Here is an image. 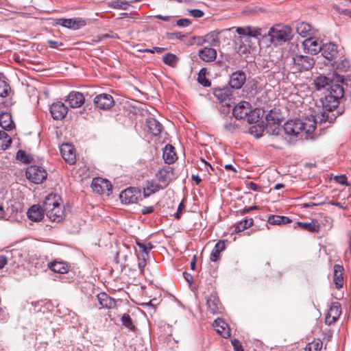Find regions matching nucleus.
<instances>
[{"label":"nucleus","mask_w":351,"mask_h":351,"mask_svg":"<svg viewBox=\"0 0 351 351\" xmlns=\"http://www.w3.org/2000/svg\"><path fill=\"white\" fill-rule=\"evenodd\" d=\"M343 96V88L338 84H331L324 97L320 99L323 109L332 114L339 105V101Z\"/></svg>","instance_id":"1"},{"label":"nucleus","mask_w":351,"mask_h":351,"mask_svg":"<svg viewBox=\"0 0 351 351\" xmlns=\"http://www.w3.org/2000/svg\"><path fill=\"white\" fill-rule=\"evenodd\" d=\"M336 117L334 113L330 114L325 111L320 112L316 115L311 114L306 116L303 120H301L302 123V133L304 132L306 134V138H308V136L315 130L317 121L320 123L326 121L332 123L335 121Z\"/></svg>","instance_id":"2"},{"label":"nucleus","mask_w":351,"mask_h":351,"mask_svg":"<svg viewBox=\"0 0 351 351\" xmlns=\"http://www.w3.org/2000/svg\"><path fill=\"white\" fill-rule=\"evenodd\" d=\"M268 36L271 43L275 45H280L292 38V29L288 25L277 24L269 29Z\"/></svg>","instance_id":"3"},{"label":"nucleus","mask_w":351,"mask_h":351,"mask_svg":"<svg viewBox=\"0 0 351 351\" xmlns=\"http://www.w3.org/2000/svg\"><path fill=\"white\" fill-rule=\"evenodd\" d=\"M236 32L241 36V43H247L248 47H252V38L256 40L262 35V29L253 26L239 27L235 29Z\"/></svg>","instance_id":"4"},{"label":"nucleus","mask_w":351,"mask_h":351,"mask_svg":"<svg viewBox=\"0 0 351 351\" xmlns=\"http://www.w3.org/2000/svg\"><path fill=\"white\" fill-rule=\"evenodd\" d=\"M315 64V60L310 56L295 55L292 58V69L294 72L311 70Z\"/></svg>","instance_id":"5"},{"label":"nucleus","mask_w":351,"mask_h":351,"mask_svg":"<svg viewBox=\"0 0 351 351\" xmlns=\"http://www.w3.org/2000/svg\"><path fill=\"white\" fill-rule=\"evenodd\" d=\"M255 112H252L250 103L241 101L233 108V115L237 119H246L248 122H255L253 116Z\"/></svg>","instance_id":"6"},{"label":"nucleus","mask_w":351,"mask_h":351,"mask_svg":"<svg viewBox=\"0 0 351 351\" xmlns=\"http://www.w3.org/2000/svg\"><path fill=\"white\" fill-rule=\"evenodd\" d=\"M26 178L34 184L42 183L47 176L45 169L41 167L32 165L27 168L25 171Z\"/></svg>","instance_id":"7"},{"label":"nucleus","mask_w":351,"mask_h":351,"mask_svg":"<svg viewBox=\"0 0 351 351\" xmlns=\"http://www.w3.org/2000/svg\"><path fill=\"white\" fill-rule=\"evenodd\" d=\"M91 187L93 191L99 194H109L112 191V184L110 182L104 178H97L93 180Z\"/></svg>","instance_id":"8"},{"label":"nucleus","mask_w":351,"mask_h":351,"mask_svg":"<svg viewBox=\"0 0 351 351\" xmlns=\"http://www.w3.org/2000/svg\"><path fill=\"white\" fill-rule=\"evenodd\" d=\"M332 82H343V77L342 75L334 73L332 75V79H330L324 75H319L314 79V85L317 90H321L325 88L327 86H329Z\"/></svg>","instance_id":"9"},{"label":"nucleus","mask_w":351,"mask_h":351,"mask_svg":"<svg viewBox=\"0 0 351 351\" xmlns=\"http://www.w3.org/2000/svg\"><path fill=\"white\" fill-rule=\"evenodd\" d=\"M283 131L288 135L297 136L302 133V123L301 119L289 120L282 128Z\"/></svg>","instance_id":"10"},{"label":"nucleus","mask_w":351,"mask_h":351,"mask_svg":"<svg viewBox=\"0 0 351 351\" xmlns=\"http://www.w3.org/2000/svg\"><path fill=\"white\" fill-rule=\"evenodd\" d=\"M140 197L141 192L136 188H128L123 191L120 194L121 202L125 204L136 202Z\"/></svg>","instance_id":"11"},{"label":"nucleus","mask_w":351,"mask_h":351,"mask_svg":"<svg viewBox=\"0 0 351 351\" xmlns=\"http://www.w3.org/2000/svg\"><path fill=\"white\" fill-rule=\"evenodd\" d=\"M94 104L99 109L108 110L113 106L114 99L110 95L103 93L95 97Z\"/></svg>","instance_id":"12"},{"label":"nucleus","mask_w":351,"mask_h":351,"mask_svg":"<svg viewBox=\"0 0 351 351\" xmlns=\"http://www.w3.org/2000/svg\"><path fill=\"white\" fill-rule=\"evenodd\" d=\"M60 153L62 158L69 163L73 165L76 160V154L74 147L69 143H63L60 147Z\"/></svg>","instance_id":"13"},{"label":"nucleus","mask_w":351,"mask_h":351,"mask_svg":"<svg viewBox=\"0 0 351 351\" xmlns=\"http://www.w3.org/2000/svg\"><path fill=\"white\" fill-rule=\"evenodd\" d=\"M50 112L53 119L62 120L68 112V108L63 103L58 101L50 106Z\"/></svg>","instance_id":"14"},{"label":"nucleus","mask_w":351,"mask_h":351,"mask_svg":"<svg viewBox=\"0 0 351 351\" xmlns=\"http://www.w3.org/2000/svg\"><path fill=\"white\" fill-rule=\"evenodd\" d=\"M215 97L226 106H230L232 97V91L229 88H217L214 90Z\"/></svg>","instance_id":"15"},{"label":"nucleus","mask_w":351,"mask_h":351,"mask_svg":"<svg viewBox=\"0 0 351 351\" xmlns=\"http://www.w3.org/2000/svg\"><path fill=\"white\" fill-rule=\"evenodd\" d=\"M57 24L69 29H77L86 25L85 20L82 18L59 19Z\"/></svg>","instance_id":"16"},{"label":"nucleus","mask_w":351,"mask_h":351,"mask_svg":"<svg viewBox=\"0 0 351 351\" xmlns=\"http://www.w3.org/2000/svg\"><path fill=\"white\" fill-rule=\"evenodd\" d=\"M46 213L47 217L52 221L60 222L64 218V209L60 203L57 206L53 207L50 211H47Z\"/></svg>","instance_id":"17"},{"label":"nucleus","mask_w":351,"mask_h":351,"mask_svg":"<svg viewBox=\"0 0 351 351\" xmlns=\"http://www.w3.org/2000/svg\"><path fill=\"white\" fill-rule=\"evenodd\" d=\"M296 32L302 37L307 38L308 37L315 36L317 31V29L313 28L310 24L304 22H300L297 24Z\"/></svg>","instance_id":"18"},{"label":"nucleus","mask_w":351,"mask_h":351,"mask_svg":"<svg viewBox=\"0 0 351 351\" xmlns=\"http://www.w3.org/2000/svg\"><path fill=\"white\" fill-rule=\"evenodd\" d=\"M320 51L322 56L329 61L335 59L338 53L337 45L331 43L322 45Z\"/></svg>","instance_id":"19"},{"label":"nucleus","mask_w":351,"mask_h":351,"mask_svg":"<svg viewBox=\"0 0 351 351\" xmlns=\"http://www.w3.org/2000/svg\"><path fill=\"white\" fill-rule=\"evenodd\" d=\"M304 50L312 54H317L322 49V46L317 40L313 37H308L302 43Z\"/></svg>","instance_id":"20"},{"label":"nucleus","mask_w":351,"mask_h":351,"mask_svg":"<svg viewBox=\"0 0 351 351\" xmlns=\"http://www.w3.org/2000/svg\"><path fill=\"white\" fill-rule=\"evenodd\" d=\"M245 74L243 71H237L232 74L229 81L230 86L235 89L242 87L245 82Z\"/></svg>","instance_id":"21"},{"label":"nucleus","mask_w":351,"mask_h":351,"mask_svg":"<svg viewBox=\"0 0 351 351\" xmlns=\"http://www.w3.org/2000/svg\"><path fill=\"white\" fill-rule=\"evenodd\" d=\"M66 101L71 108H79L84 102L83 94L79 92H71L67 96Z\"/></svg>","instance_id":"22"},{"label":"nucleus","mask_w":351,"mask_h":351,"mask_svg":"<svg viewBox=\"0 0 351 351\" xmlns=\"http://www.w3.org/2000/svg\"><path fill=\"white\" fill-rule=\"evenodd\" d=\"M44 213H45L44 208L40 205H33L29 208L27 214L31 221H39L43 218Z\"/></svg>","instance_id":"23"},{"label":"nucleus","mask_w":351,"mask_h":351,"mask_svg":"<svg viewBox=\"0 0 351 351\" xmlns=\"http://www.w3.org/2000/svg\"><path fill=\"white\" fill-rule=\"evenodd\" d=\"M61 198L56 194H49L47 195L43 201V208L45 213L50 211V210L61 203Z\"/></svg>","instance_id":"24"},{"label":"nucleus","mask_w":351,"mask_h":351,"mask_svg":"<svg viewBox=\"0 0 351 351\" xmlns=\"http://www.w3.org/2000/svg\"><path fill=\"white\" fill-rule=\"evenodd\" d=\"M341 313L340 304L338 302L333 303L326 317V322L330 324L335 322L340 316Z\"/></svg>","instance_id":"25"},{"label":"nucleus","mask_w":351,"mask_h":351,"mask_svg":"<svg viewBox=\"0 0 351 351\" xmlns=\"http://www.w3.org/2000/svg\"><path fill=\"white\" fill-rule=\"evenodd\" d=\"M97 300L101 308H114L116 306V301L105 293H100L97 295Z\"/></svg>","instance_id":"26"},{"label":"nucleus","mask_w":351,"mask_h":351,"mask_svg":"<svg viewBox=\"0 0 351 351\" xmlns=\"http://www.w3.org/2000/svg\"><path fill=\"white\" fill-rule=\"evenodd\" d=\"M213 326L216 331L223 337L227 338L230 336V331L228 324L221 319L217 318L215 320Z\"/></svg>","instance_id":"27"},{"label":"nucleus","mask_w":351,"mask_h":351,"mask_svg":"<svg viewBox=\"0 0 351 351\" xmlns=\"http://www.w3.org/2000/svg\"><path fill=\"white\" fill-rule=\"evenodd\" d=\"M48 267L56 273L66 274L69 270V265L63 261H53L47 265Z\"/></svg>","instance_id":"28"},{"label":"nucleus","mask_w":351,"mask_h":351,"mask_svg":"<svg viewBox=\"0 0 351 351\" xmlns=\"http://www.w3.org/2000/svg\"><path fill=\"white\" fill-rule=\"evenodd\" d=\"M199 56L204 62H212L216 59L217 51L210 47H204L199 51Z\"/></svg>","instance_id":"29"},{"label":"nucleus","mask_w":351,"mask_h":351,"mask_svg":"<svg viewBox=\"0 0 351 351\" xmlns=\"http://www.w3.org/2000/svg\"><path fill=\"white\" fill-rule=\"evenodd\" d=\"M297 227L310 232H317L320 228L319 223L314 220H312L311 222H297L294 228H296Z\"/></svg>","instance_id":"30"},{"label":"nucleus","mask_w":351,"mask_h":351,"mask_svg":"<svg viewBox=\"0 0 351 351\" xmlns=\"http://www.w3.org/2000/svg\"><path fill=\"white\" fill-rule=\"evenodd\" d=\"M162 156L166 163H173L177 159L175 148L171 145H167L163 149Z\"/></svg>","instance_id":"31"},{"label":"nucleus","mask_w":351,"mask_h":351,"mask_svg":"<svg viewBox=\"0 0 351 351\" xmlns=\"http://www.w3.org/2000/svg\"><path fill=\"white\" fill-rule=\"evenodd\" d=\"M206 305L210 313H217L221 307V304L218 298L214 295H210L207 298Z\"/></svg>","instance_id":"32"},{"label":"nucleus","mask_w":351,"mask_h":351,"mask_svg":"<svg viewBox=\"0 0 351 351\" xmlns=\"http://www.w3.org/2000/svg\"><path fill=\"white\" fill-rule=\"evenodd\" d=\"M343 268L342 266L339 265H335L334 266V282L337 289H339L343 287Z\"/></svg>","instance_id":"33"},{"label":"nucleus","mask_w":351,"mask_h":351,"mask_svg":"<svg viewBox=\"0 0 351 351\" xmlns=\"http://www.w3.org/2000/svg\"><path fill=\"white\" fill-rule=\"evenodd\" d=\"M147 127L154 136L159 135L162 131V125L155 119L150 118L147 120Z\"/></svg>","instance_id":"34"},{"label":"nucleus","mask_w":351,"mask_h":351,"mask_svg":"<svg viewBox=\"0 0 351 351\" xmlns=\"http://www.w3.org/2000/svg\"><path fill=\"white\" fill-rule=\"evenodd\" d=\"M225 248H226V245H225L224 241H218L215 244V245L210 254V261L215 262V261H217L218 259H219L220 253L223 250H224Z\"/></svg>","instance_id":"35"},{"label":"nucleus","mask_w":351,"mask_h":351,"mask_svg":"<svg viewBox=\"0 0 351 351\" xmlns=\"http://www.w3.org/2000/svg\"><path fill=\"white\" fill-rule=\"evenodd\" d=\"M0 126L5 130L12 128L13 121L10 113L3 112L0 114Z\"/></svg>","instance_id":"36"},{"label":"nucleus","mask_w":351,"mask_h":351,"mask_svg":"<svg viewBox=\"0 0 351 351\" xmlns=\"http://www.w3.org/2000/svg\"><path fill=\"white\" fill-rule=\"evenodd\" d=\"M268 223L271 225L287 224L291 222L288 217L271 215L268 217Z\"/></svg>","instance_id":"37"},{"label":"nucleus","mask_w":351,"mask_h":351,"mask_svg":"<svg viewBox=\"0 0 351 351\" xmlns=\"http://www.w3.org/2000/svg\"><path fill=\"white\" fill-rule=\"evenodd\" d=\"M162 187L160 184L153 182H148L146 187H145L143 190L144 197H149L152 194L160 191Z\"/></svg>","instance_id":"38"},{"label":"nucleus","mask_w":351,"mask_h":351,"mask_svg":"<svg viewBox=\"0 0 351 351\" xmlns=\"http://www.w3.org/2000/svg\"><path fill=\"white\" fill-rule=\"evenodd\" d=\"M12 143L11 138L5 131H0V149L5 150Z\"/></svg>","instance_id":"39"},{"label":"nucleus","mask_w":351,"mask_h":351,"mask_svg":"<svg viewBox=\"0 0 351 351\" xmlns=\"http://www.w3.org/2000/svg\"><path fill=\"white\" fill-rule=\"evenodd\" d=\"M218 35L219 32H212L205 36V40L209 43L212 46H217L220 43Z\"/></svg>","instance_id":"40"},{"label":"nucleus","mask_w":351,"mask_h":351,"mask_svg":"<svg viewBox=\"0 0 351 351\" xmlns=\"http://www.w3.org/2000/svg\"><path fill=\"white\" fill-rule=\"evenodd\" d=\"M253 224L252 219H247L238 223L235 227L236 232H241L250 228Z\"/></svg>","instance_id":"41"},{"label":"nucleus","mask_w":351,"mask_h":351,"mask_svg":"<svg viewBox=\"0 0 351 351\" xmlns=\"http://www.w3.org/2000/svg\"><path fill=\"white\" fill-rule=\"evenodd\" d=\"M267 122H269V118H267ZM267 132L273 134V135H279L280 132L283 130L282 128L279 127V125L276 123H273L270 124V123H267Z\"/></svg>","instance_id":"42"},{"label":"nucleus","mask_w":351,"mask_h":351,"mask_svg":"<svg viewBox=\"0 0 351 351\" xmlns=\"http://www.w3.org/2000/svg\"><path fill=\"white\" fill-rule=\"evenodd\" d=\"M122 324L130 330H133L135 328L132 320L129 314L125 313L121 317Z\"/></svg>","instance_id":"43"},{"label":"nucleus","mask_w":351,"mask_h":351,"mask_svg":"<svg viewBox=\"0 0 351 351\" xmlns=\"http://www.w3.org/2000/svg\"><path fill=\"white\" fill-rule=\"evenodd\" d=\"M162 60L166 64L173 67L176 65L177 57L173 53H168L163 57Z\"/></svg>","instance_id":"44"},{"label":"nucleus","mask_w":351,"mask_h":351,"mask_svg":"<svg viewBox=\"0 0 351 351\" xmlns=\"http://www.w3.org/2000/svg\"><path fill=\"white\" fill-rule=\"evenodd\" d=\"M322 347V342L317 340L309 343L305 348V351H320Z\"/></svg>","instance_id":"45"},{"label":"nucleus","mask_w":351,"mask_h":351,"mask_svg":"<svg viewBox=\"0 0 351 351\" xmlns=\"http://www.w3.org/2000/svg\"><path fill=\"white\" fill-rule=\"evenodd\" d=\"M17 213V210H16L14 206L11 205L7 207L5 210V219L6 220H13Z\"/></svg>","instance_id":"46"},{"label":"nucleus","mask_w":351,"mask_h":351,"mask_svg":"<svg viewBox=\"0 0 351 351\" xmlns=\"http://www.w3.org/2000/svg\"><path fill=\"white\" fill-rule=\"evenodd\" d=\"M169 174V168H163L159 169L156 173V178L159 182H166Z\"/></svg>","instance_id":"47"},{"label":"nucleus","mask_w":351,"mask_h":351,"mask_svg":"<svg viewBox=\"0 0 351 351\" xmlns=\"http://www.w3.org/2000/svg\"><path fill=\"white\" fill-rule=\"evenodd\" d=\"M109 6L115 9L127 10L128 4L121 0H115L110 2Z\"/></svg>","instance_id":"48"},{"label":"nucleus","mask_w":351,"mask_h":351,"mask_svg":"<svg viewBox=\"0 0 351 351\" xmlns=\"http://www.w3.org/2000/svg\"><path fill=\"white\" fill-rule=\"evenodd\" d=\"M10 90V85L8 83H6L4 80H0V97H5L8 96Z\"/></svg>","instance_id":"49"},{"label":"nucleus","mask_w":351,"mask_h":351,"mask_svg":"<svg viewBox=\"0 0 351 351\" xmlns=\"http://www.w3.org/2000/svg\"><path fill=\"white\" fill-rule=\"evenodd\" d=\"M16 158L25 163L29 162L31 160V157L23 150L18 151Z\"/></svg>","instance_id":"50"},{"label":"nucleus","mask_w":351,"mask_h":351,"mask_svg":"<svg viewBox=\"0 0 351 351\" xmlns=\"http://www.w3.org/2000/svg\"><path fill=\"white\" fill-rule=\"evenodd\" d=\"M136 243L140 248V252H141L140 256L141 257H148L149 254H148V252H147V245H145V243H140V242H137Z\"/></svg>","instance_id":"51"},{"label":"nucleus","mask_w":351,"mask_h":351,"mask_svg":"<svg viewBox=\"0 0 351 351\" xmlns=\"http://www.w3.org/2000/svg\"><path fill=\"white\" fill-rule=\"evenodd\" d=\"M223 128L229 132H234L237 130L238 125L236 123L226 122L224 123Z\"/></svg>","instance_id":"52"},{"label":"nucleus","mask_w":351,"mask_h":351,"mask_svg":"<svg viewBox=\"0 0 351 351\" xmlns=\"http://www.w3.org/2000/svg\"><path fill=\"white\" fill-rule=\"evenodd\" d=\"M335 181L339 184L348 186L349 184L347 182V178L345 175L336 176L334 178Z\"/></svg>","instance_id":"53"},{"label":"nucleus","mask_w":351,"mask_h":351,"mask_svg":"<svg viewBox=\"0 0 351 351\" xmlns=\"http://www.w3.org/2000/svg\"><path fill=\"white\" fill-rule=\"evenodd\" d=\"M148 257H141L140 255L138 256L139 261L138 263V267L140 270L141 274H143L144 268L146 265V259Z\"/></svg>","instance_id":"54"},{"label":"nucleus","mask_w":351,"mask_h":351,"mask_svg":"<svg viewBox=\"0 0 351 351\" xmlns=\"http://www.w3.org/2000/svg\"><path fill=\"white\" fill-rule=\"evenodd\" d=\"M189 12L194 18H201L204 16V12L199 9L189 10Z\"/></svg>","instance_id":"55"},{"label":"nucleus","mask_w":351,"mask_h":351,"mask_svg":"<svg viewBox=\"0 0 351 351\" xmlns=\"http://www.w3.org/2000/svg\"><path fill=\"white\" fill-rule=\"evenodd\" d=\"M334 8L338 12V14L348 16L351 18V10L348 9H343L338 6H335Z\"/></svg>","instance_id":"56"},{"label":"nucleus","mask_w":351,"mask_h":351,"mask_svg":"<svg viewBox=\"0 0 351 351\" xmlns=\"http://www.w3.org/2000/svg\"><path fill=\"white\" fill-rule=\"evenodd\" d=\"M191 21L187 19H181L176 22V25L179 27H187L191 25Z\"/></svg>","instance_id":"57"},{"label":"nucleus","mask_w":351,"mask_h":351,"mask_svg":"<svg viewBox=\"0 0 351 351\" xmlns=\"http://www.w3.org/2000/svg\"><path fill=\"white\" fill-rule=\"evenodd\" d=\"M232 344L234 347V351H243L240 341L236 339L232 340Z\"/></svg>","instance_id":"58"},{"label":"nucleus","mask_w":351,"mask_h":351,"mask_svg":"<svg viewBox=\"0 0 351 351\" xmlns=\"http://www.w3.org/2000/svg\"><path fill=\"white\" fill-rule=\"evenodd\" d=\"M164 51H165L164 48L158 47H153L152 49H145L143 50V51H145V52L151 53H162Z\"/></svg>","instance_id":"59"},{"label":"nucleus","mask_w":351,"mask_h":351,"mask_svg":"<svg viewBox=\"0 0 351 351\" xmlns=\"http://www.w3.org/2000/svg\"><path fill=\"white\" fill-rule=\"evenodd\" d=\"M47 43L49 45L50 47L53 48V49H56L59 46L62 45V43L61 42L54 41V40H47Z\"/></svg>","instance_id":"60"},{"label":"nucleus","mask_w":351,"mask_h":351,"mask_svg":"<svg viewBox=\"0 0 351 351\" xmlns=\"http://www.w3.org/2000/svg\"><path fill=\"white\" fill-rule=\"evenodd\" d=\"M154 212L153 206H145L141 210V213L143 215L150 214Z\"/></svg>","instance_id":"61"},{"label":"nucleus","mask_w":351,"mask_h":351,"mask_svg":"<svg viewBox=\"0 0 351 351\" xmlns=\"http://www.w3.org/2000/svg\"><path fill=\"white\" fill-rule=\"evenodd\" d=\"M184 208V205L183 204V203H180L178 208V210L174 215L176 219L180 218L181 213H182V210Z\"/></svg>","instance_id":"62"},{"label":"nucleus","mask_w":351,"mask_h":351,"mask_svg":"<svg viewBox=\"0 0 351 351\" xmlns=\"http://www.w3.org/2000/svg\"><path fill=\"white\" fill-rule=\"evenodd\" d=\"M198 80L199 82L204 86H209L210 85V82L205 78H202L200 74L199 75Z\"/></svg>","instance_id":"63"},{"label":"nucleus","mask_w":351,"mask_h":351,"mask_svg":"<svg viewBox=\"0 0 351 351\" xmlns=\"http://www.w3.org/2000/svg\"><path fill=\"white\" fill-rule=\"evenodd\" d=\"M155 17L156 19H160L162 21H167V22L170 21V20L172 18L171 16H162V15H160V14L156 15Z\"/></svg>","instance_id":"64"}]
</instances>
